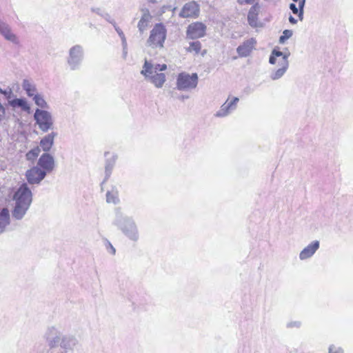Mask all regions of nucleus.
<instances>
[{
	"instance_id": "obj_1",
	"label": "nucleus",
	"mask_w": 353,
	"mask_h": 353,
	"mask_svg": "<svg viewBox=\"0 0 353 353\" xmlns=\"http://www.w3.org/2000/svg\"><path fill=\"white\" fill-rule=\"evenodd\" d=\"M15 205L12 210V216L21 220L26 214L32 201V194L26 183H23L16 191L13 197Z\"/></svg>"
},
{
	"instance_id": "obj_2",
	"label": "nucleus",
	"mask_w": 353,
	"mask_h": 353,
	"mask_svg": "<svg viewBox=\"0 0 353 353\" xmlns=\"http://www.w3.org/2000/svg\"><path fill=\"white\" fill-rule=\"evenodd\" d=\"M114 224L130 240L137 241L139 239L137 227L134 220L124 215L119 209L115 212Z\"/></svg>"
},
{
	"instance_id": "obj_3",
	"label": "nucleus",
	"mask_w": 353,
	"mask_h": 353,
	"mask_svg": "<svg viewBox=\"0 0 353 353\" xmlns=\"http://www.w3.org/2000/svg\"><path fill=\"white\" fill-rule=\"evenodd\" d=\"M290 52L284 53L281 52L276 48H274L271 52L269 58V63L270 64H275L277 61V57H281V59L278 61L280 68L270 74V78L272 80H277L281 78L286 72L289 67L288 57Z\"/></svg>"
},
{
	"instance_id": "obj_4",
	"label": "nucleus",
	"mask_w": 353,
	"mask_h": 353,
	"mask_svg": "<svg viewBox=\"0 0 353 353\" xmlns=\"http://www.w3.org/2000/svg\"><path fill=\"white\" fill-rule=\"evenodd\" d=\"M166 34L167 30L163 23L155 24L150 31V37L147 40V45L153 48H163Z\"/></svg>"
},
{
	"instance_id": "obj_5",
	"label": "nucleus",
	"mask_w": 353,
	"mask_h": 353,
	"mask_svg": "<svg viewBox=\"0 0 353 353\" xmlns=\"http://www.w3.org/2000/svg\"><path fill=\"white\" fill-rule=\"evenodd\" d=\"M34 119L39 128L43 132H47L54 128V120L52 114L47 110L36 109Z\"/></svg>"
},
{
	"instance_id": "obj_6",
	"label": "nucleus",
	"mask_w": 353,
	"mask_h": 353,
	"mask_svg": "<svg viewBox=\"0 0 353 353\" xmlns=\"http://www.w3.org/2000/svg\"><path fill=\"white\" fill-rule=\"evenodd\" d=\"M198 75L196 73L190 74L186 72L179 74L176 79V88L179 90H188L195 88L198 84Z\"/></svg>"
},
{
	"instance_id": "obj_7",
	"label": "nucleus",
	"mask_w": 353,
	"mask_h": 353,
	"mask_svg": "<svg viewBox=\"0 0 353 353\" xmlns=\"http://www.w3.org/2000/svg\"><path fill=\"white\" fill-rule=\"evenodd\" d=\"M83 59V50L79 45L72 47L69 50L68 63L71 70H74L79 68Z\"/></svg>"
},
{
	"instance_id": "obj_8",
	"label": "nucleus",
	"mask_w": 353,
	"mask_h": 353,
	"mask_svg": "<svg viewBox=\"0 0 353 353\" xmlns=\"http://www.w3.org/2000/svg\"><path fill=\"white\" fill-rule=\"evenodd\" d=\"M200 13L199 5L194 1L186 3L180 10L179 16L181 18H197Z\"/></svg>"
},
{
	"instance_id": "obj_9",
	"label": "nucleus",
	"mask_w": 353,
	"mask_h": 353,
	"mask_svg": "<svg viewBox=\"0 0 353 353\" xmlns=\"http://www.w3.org/2000/svg\"><path fill=\"white\" fill-rule=\"evenodd\" d=\"M59 344L62 350L52 353H68V351H72L78 345L79 341L74 336L63 335Z\"/></svg>"
},
{
	"instance_id": "obj_10",
	"label": "nucleus",
	"mask_w": 353,
	"mask_h": 353,
	"mask_svg": "<svg viewBox=\"0 0 353 353\" xmlns=\"http://www.w3.org/2000/svg\"><path fill=\"white\" fill-rule=\"evenodd\" d=\"M46 175V171L42 170L37 165L33 166L26 172V179L31 185L39 184Z\"/></svg>"
},
{
	"instance_id": "obj_11",
	"label": "nucleus",
	"mask_w": 353,
	"mask_h": 353,
	"mask_svg": "<svg viewBox=\"0 0 353 353\" xmlns=\"http://www.w3.org/2000/svg\"><path fill=\"white\" fill-rule=\"evenodd\" d=\"M206 28V26L201 22L192 23L187 28V37L191 39L201 38L205 36Z\"/></svg>"
},
{
	"instance_id": "obj_12",
	"label": "nucleus",
	"mask_w": 353,
	"mask_h": 353,
	"mask_svg": "<svg viewBox=\"0 0 353 353\" xmlns=\"http://www.w3.org/2000/svg\"><path fill=\"white\" fill-rule=\"evenodd\" d=\"M141 17L137 23V28L140 34H143L145 31L150 27V23L152 20V16L149 10L146 8H142L140 9Z\"/></svg>"
},
{
	"instance_id": "obj_13",
	"label": "nucleus",
	"mask_w": 353,
	"mask_h": 353,
	"mask_svg": "<svg viewBox=\"0 0 353 353\" xmlns=\"http://www.w3.org/2000/svg\"><path fill=\"white\" fill-rule=\"evenodd\" d=\"M239 99L233 97L231 101L229 99L221 106L215 114L217 117H225L236 110Z\"/></svg>"
},
{
	"instance_id": "obj_14",
	"label": "nucleus",
	"mask_w": 353,
	"mask_h": 353,
	"mask_svg": "<svg viewBox=\"0 0 353 353\" xmlns=\"http://www.w3.org/2000/svg\"><path fill=\"white\" fill-rule=\"evenodd\" d=\"M37 166L46 171V174L52 172L55 166L54 157L49 153H43L38 160Z\"/></svg>"
},
{
	"instance_id": "obj_15",
	"label": "nucleus",
	"mask_w": 353,
	"mask_h": 353,
	"mask_svg": "<svg viewBox=\"0 0 353 353\" xmlns=\"http://www.w3.org/2000/svg\"><path fill=\"white\" fill-rule=\"evenodd\" d=\"M61 336L60 332L54 326L49 327L45 333V338L50 347H55L59 344Z\"/></svg>"
},
{
	"instance_id": "obj_16",
	"label": "nucleus",
	"mask_w": 353,
	"mask_h": 353,
	"mask_svg": "<svg viewBox=\"0 0 353 353\" xmlns=\"http://www.w3.org/2000/svg\"><path fill=\"white\" fill-rule=\"evenodd\" d=\"M256 41L254 38H251L245 41L241 45L236 48V52L239 57H246L249 56L254 48Z\"/></svg>"
},
{
	"instance_id": "obj_17",
	"label": "nucleus",
	"mask_w": 353,
	"mask_h": 353,
	"mask_svg": "<svg viewBox=\"0 0 353 353\" xmlns=\"http://www.w3.org/2000/svg\"><path fill=\"white\" fill-rule=\"evenodd\" d=\"M110 154V153L109 152H105L104 154L106 159L105 163V179L102 182V184L105 183L110 178L117 159V156L116 154H111V156L108 157V155Z\"/></svg>"
},
{
	"instance_id": "obj_18",
	"label": "nucleus",
	"mask_w": 353,
	"mask_h": 353,
	"mask_svg": "<svg viewBox=\"0 0 353 353\" xmlns=\"http://www.w3.org/2000/svg\"><path fill=\"white\" fill-rule=\"evenodd\" d=\"M319 246L320 243L319 241H313L300 252L299 259L301 260H305L312 257L319 248Z\"/></svg>"
},
{
	"instance_id": "obj_19",
	"label": "nucleus",
	"mask_w": 353,
	"mask_h": 353,
	"mask_svg": "<svg viewBox=\"0 0 353 353\" xmlns=\"http://www.w3.org/2000/svg\"><path fill=\"white\" fill-rule=\"evenodd\" d=\"M57 136V133L52 132L43 137L39 143V147L45 153H48L54 143V138Z\"/></svg>"
},
{
	"instance_id": "obj_20",
	"label": "nucleus",
	"mask_w": 353,
	"mask_h": 353,
	"mask_svg": "<svg viewBox=\"0 0 353 353\" xmlns=\"http://www.w3.org/2000/svg\"><path fill=\"white\" fill-rule=\"evenodd\" d=\"M167 69L166 64H152L151 62L145 60L143 66V70L141 71V74H146L147 73L153 74L158 73L160 71H164Z\"/></svg>"
},
{
	"instance_id": "obj_21",
	"label": "nucleus",
	"mask_w": 353,
	"mask_h": 353,
	"mask_svg": "<svg viewBox=\"0 0 353 353\" xmlns=\"http://www.w3.org/2000/svg\"><path fill=\"white\" fill-rule=\"evenodd\" d=\"M260 5L258 3H256L249 10L248 14V21L249 25L253 28L259 26L258 15L260 12Z\"/></svg>"
},
{
	"instance_id": "obj_22",
	"label": "nucleus",
	"mask_w": 353,
	"mask_h": 353,
	"mask_svg": "<svg viewBox=\"0 0 353 353\" xmlns=\"http://www.w3.org/2000/svg\"><path fill=\"white\" fill-rule=\"evenodd\" d=\"M143 75L147 80L150 81L158 88H162L166 80L165 75L163 73H147Z\"/></svg>"
},
{
	"instance_id": "obj_23",
	"label": "nucleus",
	"mask_w": 353,
	"mask_h": 353,
	"mask_svg": "<svg viewBox=\"0 0 353 353\" xmlns=\"http://www.w3.org/2000/svg\"><path fill=\"white\" fill-rule=\"evenodd\" d=\"M8 104L14 109L19 108L24 112H30V107L25 98H16L12 100H9Z\"/></svg>"
},
{
	"instance_id": "obj_24",
	"label": "nucleus",
	"mask_w": 353,
	"mask_h": 353,
	"mask_svg": "<svg viewBox=\"0 0 353 353\" xmlns=\"http://www.w3.org/2000/svg\"><path fill=\"white\" fill-rule=\"evenodd\" d=\"M0 34L8 41L15 42L17 40L16 36L12 32L10 26L1 21H0Z\"/></svg>"
},
{
	"instance_id": "obj_25",
	"label": "nucleus",
	"mask_w": 353,
	"mask_h": 353,
	"mask_svg": "<svg viewBox=\"0 0 353 353\" xmlns=\"http://www.w3.org/2000/svg\"><path fill=\"white\" fill-rule=\"evenodd\" d=\"M22 88L26 91V94L30 97H33L38 93L35 84L28 79L23 81Z\"/></svg>"
},
{
	"instance_id": "obj_26",
	"label": "nucleus",
	"mask_w": 353,
	"mask_h": 353,
	"mask_svg": "<svg viewBox=\"0 0 353 353\" xmlns=\"http://www.w3.org/2000/svg\"><path fill=\"white\" fill-rule=\"evenodd\" d=\"M10 223V214L7 208H3L0 212V234L4 232L6 227Z\"/></svg>"
},
{
	"instance_id": "obj_27",
	"label": "nucleus",
	"mask_w": 353,
	"mask_h": 353,
	"mask_svg": "<svg viewBox=\"0 0 353 353\" xmlns=\"http://www.w3.org/2000/svg\"><path fill=\"white\" fill-rule=\"evenodd\" d=\"M106 201L109 203L117 204L119 202L118 191L116 188L108 191L106 193Z\"/></svg>"
},
{
	"instance_id": "obj_28",
	"label": "nucleus",
	"mask_w": 353,
	"mask_h": 353,
	"mask_svg": "<svg viewBox=\"0 0 353 353\" xmlns=\"http://www.w3.org/2000/svg\"><path fill=\"white\" fill-rule=\"evenodd\" d=\"M41 152V148L39 146H36L33 149L28 151L26 154V157L28 161L34 162L36 159L38 157Z\"/></svg>"
},
{
	"instance_id": "obj_29",
	"label": "nucleus",
	"mask_w": 353,
	"mask_h": 353,
	"mask_svg": "<svg viewBox=\"0 0 353 353\" xmlns=\"http://www.w3.org/2000/svg\"><path fill=\"white\" fill-rule=\"evenodd\" d=\"M35 104L41 108H47L48 107L47 102L44 99L43 95L37 93L33 97Z\"/></svg>"
},
{
	"instance_id": "obj_30",
	"label": "nucleus",
	"mask_w": 353,
	"mask_h": 353,
	"mask_svg": "<svg viewBox=\"0 0 353 353\" xmlns=\"http://www.w3.org/2000/svg\"><path fill=\"white\" fill-rule=\"evenodd\" d=\"M201 48V43L199 41H192L190 43V46L188 48V51L189 52H194L198 54Z\"/></svg>"
},
{
	"instance_id": "obj_31",
	"label": "nucleus",
	"mask_w": 353,
	"mask_h": 353,
	"mask_svg": "<svg viewBox=\"0 0 353 353\" xmlns=\"http://www.w3.org/2000/svg\"><path fill=\"white\" fill-rule=\"evenodd\" d=\"M293 34V31L291 30H285L283 32L282 35L279 37V42L281 44H283L285 41L290 39Z\"/></svg>"
},
{
	"instance_id": "obj_32",
	"label": "nucleus",
	"mask_w": 353,
	"mask_h": 353,
	"mask_svg": "<svg viewBox=\"0 0 353 353\" xmlns=\"http://www.w3.org/2000/svg\"><path fill=\"white\" fill-rule=\"evenodd\" d=\"M305 3V0H299V19L300 21H303V14H304V6Z\"/></svg>"
},
{
	"instance_id": "obj_33",
	"label": "nucleus",
	"mask_w": 353,
	"mask_h": 353,
	"mask_svg": "<svg viewBox=\"0 0 353 353\" xmlns=\"http://www.w3.org/2000/svg\"><path fill=\"white\" fill-rule=\"evenodd\" d=\"M0 93L4 95V97L8 99V101L11 99L12 96V91L10 88H8L6 90H3L1 88H0Z\"/></svg>"
},
{
	"instance_id": "obj_34",
	"label": "nucleus",
	"mask_w": 353,
	"mask_h": 353,
	"mask_svg": "<svg viewBox=\"0 0 353 353\" xmlns=\"http://www.w3.org/2000/svg\"><path fill=\"white\" fill-rule=\"evenodd\" d=\"M329 353H344L343 350L340 347H336L334 345H331L328 350Z\"/></svg>"
},
{
	"instance_id": "obj_35",
	"label": "nucleus",
	"mask_w": 353,
	"mask_h": 353,
	"mask_svg": "<svg viewBox=\"0 0 353 353\" xmlns=\"http://www.w3.org/2000/svg\"><path fill=\"white\" fill-rule=\"evenodd\" d=\"M102 17L105 19L108 22L111 23L112 26L114 25V23H116L115 21L113 19H112L111 16L108 12H105Z\"/></svg>"
},
{
	"instance_id": "obj_36",
	"label": "nucleus",
	"mask_w": 353,
	"mask_h": 353,
	"mask_svg": "<svg viewBox=\"0 0 353 353\" xmlns=\"http://www.w3.org/2000/svg\"><path fill=\"white\" fill-rule=\"evenodd\" d=\"M301 323L300 321H291V322H289L288 324H287V327H289V328H292V327H299L301 326Z\"/></svg>"
},
{
	"instance_id": "obj_37",
	"label": "nucleus",
	"mask_w": 353,
	"mask_h": 353,
	"mask_svg": "<svg viewBox=\"0 0 353 353\" xmlns=\"http://www.w3.org/2000/svg\"><path fill=\"white\" fill-rule=\"evenodd\" d=\"M290 9L292 10V13L294 14H297L299 16V9L296 7V4L292 3L289 6Z\"/></svg>"
},
{
	"instance_id": "obj_38",
	"label": "nucleus",
	"mask_w": 353,
	"mask_h": 353,
	"mask_svg": "<svg viewBox=\"0 0 353 353\" xmlns=\"http://www.w3.org/2000/svg\"><path fill=\"white\" fill-rule=\"evenodd\" d=\"M113 26L121 39L125 37L123 32L121 30V29L119 27H118L117 26V23H114V25H113Z\"/></svg>"
},
{
	"instance_id": "obj_39",
	"label": "nucleus",
	"mask_w": 353,
	"mask_h": 353,
	"mask_svg": "<svg viewBox=\"0 0 353 353\" xmlns=\"http://www.w3.org/2000/svg\"><path fill=\"white\" fill-rule=\"evenodd\" d=\"M91 10H92V12L97 14L98 15H99L101 17H103L104 13L105 12V11H103V10H101L99 8H92L91 9Z\"/></svg>"
},
{
	"instance_id": "obj_40",
	"label": "nucleus",
	"mask_w": 353,
	"mask_h": 353,
	"mask_svg": "<svg viewBox=\"0 0 353 353\" xmlns=\"http://www.w3.org/2000/svg\"><path fill=\"white\" fill-rule=\"evenodd\" d=\"M255 0H237V2L239 5L243 4H252L254 2Z\"/></svg>"
},
{
	"instance_id": "obj_41",
	"label": "nucleus",
	"mask_w": 353,
	"mask_h": 353,
	"mask_svg": "<svg viewBox=\"0 0 353 353\" xmlns=\"http://www.w3.org/2000/svg\"><path fill=\"white\" fill-rule=\"evenodd\" d=\"M5 108L3 105L0 103V120H2L5 116Z\"/></svg>"
},
{
	"instance_id": "obj_42",
	"label": "nucleus",
	"mask_w": 353,
	"mask_h": 353,
	"mask_svg": "<svg viewBox=\"0 0 353 353\" xmlns=\"http://www.w3.org/2000/svg\"><path fill=\"white\" fill-rule=\"evenodd\" d=\"M121 43H122V48L124 49L128 48L126 38L125 37L122 38V39H121Z\"/></svg>"
},
{
	"instance_id": "obj_43",
	"label": "nucleus",
	"mask_w": 353,
	"mask_h": 353,
	"mask_svg": "<svg viewBox=\"0 0 353 353\" xmlns=\"http://www.w3.org/2000/svg\"><path fill=\"white\" fill-rule=\"evenodd\" d=\"M288 19H289L290 23H292V24H296L297 23V20L294 17H292V15H290Z\"/></svg>"
},
{
	"instance_id": "obj_44",
	"label": "nucleus",
	"mask_w": 353,
	"mask_h": 353,
	"mask_svg": "<svg viewBox=\"0 0 353 353\" xmlns=\"http://www.w3.org/2000/svg\"><path fill=\"white\" fill-rule=\"evenodd\" d=\"M128 54V48H123V58L124 59H126Z\"/></svg>"
},
{
	"instance_id": "obj_45",
	"label": "nucleus",
	"mask_w": 353,
	"mask_h": 353,
	"mask_svg": "<svg viewBox=\"0 0 353 353\" xmlns=\"http://www.w3.org/2000/svg\"><path fill=\"white\" fill-rule=\"evenodd\" d=\"M110 250H112V252L113 254H115V249L114 248L110 243Z\"/></svg>"
},
{
	"instance_id": "obj_46",
	"label": "nucleus",
	"mask_w": 353,
	"mask_h": 353,
	"mask_svg": "<svg viewBox=\"0 0 353 353\" xmlns=\"http://www.w3.org/2000/svg\"><path fill=\"white\" fill-rule=\"evenodd\" d=\"M294 2H297L299 1V0H292Z\"/></svg>"
}]
</instances>
